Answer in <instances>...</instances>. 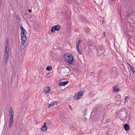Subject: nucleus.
Segmentation results:
<instances>
[{
    "label": "nucleus",
    "mask_w": 135,
    "mask_h": 135,
    "mask_svg": "<svg viewBox=\"0 0 135 135\" xmlns=\"http://www.w3.org/2000/svg\"><path fill=\"white\" fill-rule=\"evenodd\" d=\"M66 70L67 71V72H68V70L67 69H66Z\"/></svg>",
    "instance_id": "obj_51"
},
{
    "label": "nucleus",
    "mask_w": 135,
    "mask_h": 135,
    "mask_svg": "<svg viewBox=\"0 0 135 135\" xmlns=\"http://www.w3.org/2000/svg\"><path fill=\"white\" fill-rule=\"evenodd\" d=\"M78 53H79L80 54H82V52L81 50H79L78 51Z\"/></svg>",
    "instance_id": "obj_37"
},
{
    "label": "nucleus",
    "mask_w": 135,
    "mask_h": 135,
    "mask_svg": "<svg viewBox=\"0 0 135 135\" xmlns=\"http://www.w3.org/2000/svg\"><path fill=\"white\" fill-rule=\"evenodd\" d=\"M28 11H29V13H30L32 11V10H31V9H28Z\"/></svg>",
    "instance_id": "obj_48"
},
{
    "label": "nucleus",
    "mask_w": 135,
    "mask_h": 135,
    "mask_svg": "<svg viewBox=\"0 0 135 135\" xmlns=\"http://www.w3.org/2000/svg\"><path fill=\"white\" fill-rule=\"evenodd\" d=\"M46 123H45L44 125L41 128V130L44 132L46 131L47 129L46 127Z\"/></svg>",
    "instance_id": "obj_8"
},
{
    "label": "nucleus",
    "mask_w": 135,
    "mask_h": 135,
    "mask_svg": "<svg viewBox=\"0 0 135 135\" xmlns=\"http://www.w3.org/2000/svg\"><path fill=\"white\" fill-rule=\"evenodd\" d=\"M123 127L124 129L126 131H129L130 129L129 125L127 124H124Z\"/></svg>",
    "instance_id": "obj_13"
},
{
    "label": "nucleus",
    "mask_w": 135,
    "mask_h": 135,
    "mask_svg": "<svg viewBox=\"0 0 135 135\" xmlns=\"http://www.w3.org/2000/svg\"><path fill=\"white\" fill-rule=\"evenodd\" d=\"M88 54H89V53H88ZM89 54H90V53ZM91 55V54H90V55Z\"/></svg>",
    "instance_id": "obj_56"
},
{
    "label": "nucleus",
    "mask_w": 135,
    "mask_h": 135,
    "mask_svg": "<svg viewBox=\"0 0 135 135\" xmlns=\"http://www.w3.org/2000/svg\"><path fill=\"white\" fill-rule=\"evenodd\" d=\"M69 107L70 108V109L71 110H72V108H71V106L70 105H69Z\"/></svg>",
    "instance_id": "obj_44"
},
{
    "label": "nucleus",
    "mask_w": 135,
    "mask_h": 135,
    "mask_svg": "<svg viewBox=\"0 0 135 135\" xmlns=\"http://www.w3.org/2000/svg\"><path fill=\"white\" fill-rule=\"evenodd\" d=\"M128 65H129V66H130V68H132V67L133 66H132L130 64H128Z\"/></svg>",
    "instance_id": "obj_49"
},
{
    "label": "nucleus",
    "mask_w": 135,
    "mask_h": 135,
    "mask_svg": "<svg viewBox=\"0 0 135 135\" xmlns=\"http://www.w3.org/2000/svg\"><path fill=\"white\" fill-rule=\"evenodd\" d=\"M82 9L81 5L80 4L79 6L77 8V11H79L80 9Z\"/></svg>",
    "instance_id": "obj_30"
},
{
    "label": "nucleus",
    "mask_w": 135,
    "mask_h": 135,
    "mask_svg": "<svg viewBox=\"0 0 135 135\" xmlns=\"http://www.w3.org/2000/svg\"><path fill=\"white\" fill-rule=\"evenodd\" d=\"M13 117H10L9 120V126L10 128L11 127L13 123Z\"/></svg>",
    "instance_id": "obj_10"
},
{
    "label": "nucleus",
    "mask_w": 135,
    "mask_h": 135,
    "mask_svg": "<svg viewBox=\"0 0 135 135\" xmlns=\"http://www.w3.org/2000/svg\"><path fill=\"white\" fill-rule=\"evenodd\" d=\"M131 70L133 72V73L134 74L135 73V71L134 70V68L133 67H132V68H130Z\"/></svg>",
    "instance_id": "obj_31"
},
{
    "label": "nucleus",
    "mask_w": 135,
    "mask_h": 135,
    "mask_svg": "<svg viewBox=\"0 0 135 135\" xmlns=\"http://www.w3.org/2000/svg\"><path fill=\"white\" fill-rule=\"evenodd\" d=\"M30 19L31 20H32V17H31L30 18Z\"/></svg>",
    "instance_id": "obj_53"
},
{
    "label": "nucleus",
    "mask_w": 135,
    "mask_h": 135,
    "mask_svg": "<svg viewBox=\"0 0 135 135\" xmlns=\"http://www.w3.org/2000/svg\"><path fill=\"white\" fill-rule=\"evenodd\" d=\"M76 47L77 50L78 51L80 50L79 48V46H76Z\"/></svg>",
    "instance_id": "obj_40"
},
{
    "label": "nucleus",
    "mask_w": 135,
    "mask_h": 135,
    "mask_svg": "<svg viewBox=\"0 0 135 135\" xmlns=\"http://www.w3.org/2000/svg\"><path fill=\"white\" fill-rule=\"evenodd\" d=\"M29 96V91H27L25 94L24 97L25 98H27Z\"/></svg>",
    "instance_id": "obj_18"
},
{
    "label": "nucleus",
    "mask_w": 135,
    "mask_h": 135,
    "mask_svg": "<svg viewBox=\"0 0 135 135\" xmlns=\"http://www.w3.org/2000/svg\"><path fill=\"white\" fill-rule=\"evenodd\" d=\"M46 69L48 71L51 70L52 69V67L50 65L48 66L47 67Z\"/></svg>",
    "instance_id": "obj_24"
},
{
    "label": "nucleus",
    "mask_w": 135,
    "mask_h": 135,
    "mask_svg": "<svg viewBox=\"0 0 135 135\" xmlns=\"http://www.w3.org/2000/svg\"><path fill=\"white\" fill-rule=\"evenodd\" d=\"M123 115H125V117L123 118V119H126L127 117L128 116V112L127 111L125 110V112L123 113Z\"/></svg>",
    "instance_id": "obj_15"
},
{
    "label": "nucleus",
    "mask_w": 135,
    "mask_h": 135,
    "mask_svg": "<svg viewBox=\"0 0 135 135\" xmlns=\"http://www.w3.org/2000/svg\"><path fill=\"white\" fill-rule=\"evenodd\" d=\"M64 57L66 62L70 64H73L74 61L73 57L71 54H66L64 55Z\"/></svg>",
    "instance_id": "obj_1"
},
{
    "label": "nucleus",
    "mask_w": 135,
    "mask_h": 135,
    "mask_svg": "<svg viewBox=\"0 0 135 135\" xmlns=\"http://www.w3.org/2000/svg\"><path fill=\"white\" fill-rule=\"evenodd\" d=\"M110 119H108L107 120V123H108L110 121Z\"/></svg>",
    "instance_id": "obj_41"
},
{
    "label": "nucleus",
    "mask_w": 135,
    "mask_h": 135,
    "mask_svg": "<svg viewBox=\"0 0 135 135\" xmlns=\"http://www.w3.org/2000/svg\"><path fill=\"white\" fill-rule=\"evenodd\" d=\"M55 102V104L56 103V104H57V102L56 101Z\"/></svg>",
    "instance_id": "obj_52"
},
{
    "label": "nucleus",
    "mask_w": 135,
    "mask_h": 135,
    "mask_svg": "<svg viewBox=\"0 0 135 135\" xmlns=\"http://www.w3.org/2000/svg\"><path fill=\"white\" fill-rule=\"evenodd\" d=\"M129 99V97H127V96H126L125 97V100L126 101V102L127 101V99Z\"/></svg>",
    "instance_id": "obj_36"
},
{
    "label": "nucleus",
    "mask_w": 135,
    "mask_h": 135,
    "mask_svg": "<svg viewBox=\"0 0 135 135\" xmlns=\"http://www.w3.org/2000/svg\"><path fill=\"white\" fill-rule=\"evenodd\" d=\"M26 34H24V35H21V43L22 44H25V42L27 39V37L26 36Z\"/></svg>",
    "instance_id": "obj_3"
},
{
    "label": "nucleus",
    "mask_w": 135,
    "mask_h": 135,
    "mask_svg": "<svg viewBox=\"0 0 135 135\" xmlns=\"http://www.w3.org/2000/svg\"><path fill=\"white\" fill-rule=\"evenodd\" d=\"M117 86V85L113 86V92H117L119 90H120V89L116 88Z\"/></svg>",
    "instance_id": "obj_14"
},
{
    "label": "nucleus",
    "mask_w": 135,
    "mask_h": 135,
    "mask_svg": "<svg viewBox=\"0 0 135 135\" xmlns=\"http://www.w3.org/2000/svg\"><path fill=\"white\" fill-rule=\"evenodd\" d=\"M9 114L10 117H13L14 115V112L13 108L12 107H11L9 111Z\"/></svg>",
    "instance_id": "obj_4"
},
{
    "label": "nucleus",
    "mask_w": 135,
    "mask_h": 135,
    "mask_svg": "<svg viewBox=\"0 0 135 135\" xmlns=\"http://www.w3.org/2000/svg\"><path fill=\"white\" fill-rule=\"evenodd\" d=\"M103 35L104 37L105 36V32H103Z\"/></svg>",
    "instance_id": "obj_43"
},
{
    "label": "nucleus",
    "mask_w": 135,
    "mask_h": 135,
    "mask_svg": "<svg viewBox=\"0 0 135 135\" xmlns=\"http://www.w3.org/2000/svg\"><path fill=\"white\" fill-rule=\"evenodd\" d=\"M69 83V81H66L61 82L59 83L58 85L60 86H64L66 85Z\"/></svg>",
    "instance_id": "obj_11"
},
{
    "label": "nucleus",
    "mask_w": 135,
    "mask_h": 135,
    "mask_svg": "<svg viewBox=\"0 0 135 135\" xmlns=\"http://www.w3.org/2000/svg\"><path fill=\"white\" fill-rule=\"evenodd\" d=\"M74 4L75 6V7L74 8V10L76 12H77V8L80 5V4L78 2H75Z\"/></svg>",
    "instance_id": "obj_9"
},
{
    "label": "nucleus",
    "mask_w": 135,
    "mask_h": 135,
    "mask_svg": "<svg viewBox=\"0 0 135 135\" xmlns=\"http://www.w3.org/2000/svg\"><path fill=\"white\" fill-rule=\"evenodd\" d=\"M111 2H112L113 1H114V0H111Z\"/></svg>",
    "instance_id": "obj_54"
},
{
    "label": "nucleus",
    "mask_w": 135,
    "mask_h": 135,
    "mask_svg": "<svg viewBox=\"0 0 135 135\" xmlns=\"http://www.w3.org/2000/svg\"><path fill=\"white\" fill-rule=\"evenodd\" d=\"M8 54H5L4 60L5 62V63L6 64H7V63L8 62Z\"/></svg>",
    "instance_id": "obj_7"
},
{
    "label": "nucleus",
    "mask_w": 135,
    "mask_h": 135,
    "mask_svg": "<svg viewBox=\"0 0 135 135\" xmlns=\"http://www.w3.org/2000/svg\"><path fill=\"white\" fill-rule=\"evenodd\" d=\"M88 45L89 46H90V47H94L93 44H92V42L91 41H89L88 42Z\"/></svg>",
    "instance_id": "obj_20"
},
{
    "label": "nucleus",
    "mask_w": 135,
    "mask_h": 135,
    "mask_svg": "<svg viewBox=\"0 0 135 135\" xmlns=\"http://www.w3.org/2000/svg\"><path fill=\"white\" fill-rule=\"evenodd\" d=\"M81 40H78L76 43V46H79V44Z\"/></svg>",
    "instance_id": "obj_33"
},
{
    "label": "nucleus",
    "mask_w": 135,
    "mask_h": 135,
    "mask_svg": "<svg viewBox=\"0 0 135 135\" xmlns=\"http://www.w3.org/2000/svg\"><path fill=\"white\" fill-rule=\"evenodd\" d=\"M22 45L21 46V49L22 50L21 51H24L25 50V47L24 46L25 44H22Z\"/></svg>",
    "instance_id": "obj_16"
},
{
    "label": "nucleus",
    "mask_w": 135,
    "mask_h": 135,
    "mask_svg": "<svg viewBox=\"0 0 135 135\" xmlns=\"http://www.w3.org/2000/svg\"><path fill=\"white\" fill-rule=\"evenodd\" d=\"M82 97H80V95L78 94H75V95L73 96V98L75 100H78L79 99L81 98Z\"/></svg>",
    "instance_id": "obj_12"
},
{
    "label": "nucleus",
    "mask_w": 135,
    "mask_h": 135,
    "mask_svg": "<svg viewBox=\"0 0 135 135\" xmlns=\"http://www.w3.org/2000/svg\"><path fill=\"white\" fill-rule=\"evenodd\" d=\"M102 71H101V70H99L98 72V74L100 75V76L101 75V76H102L101 74H102Z\"/></svg>",
    "instance_id": "obj_35"
},
{
    "label": "nucleus",
    "mask_w": 135,
    "mask_h": 135,
    "mask_svg": "<svg viewBox=\"0 0 135 135\" xmlns=\"http://www.w3.org/2000/svg\"><path fill=\"white\" fill-rule=\"evenodd\" d=\"M88 48L89 50L88 52V53L89 54L90 53V51L91 50H92V49L93 48V47H90V46H88Z\"/></svg>",
    "instance_id": "obj_28"
},
{
    "label": "nucleus",
    "mask_w": 135,
    "mask_h": 135,
    "mask_svg": "<svg viewBox=\"0 0 135 135\" xmlns=\"http://www.w3.org/2000/svg\"><path fill=\"white\" fill-rule=\"evenodd\" d=\"M95 94L94 93V91H91L89 94V95L90 96H91V97H93V96H95Z\"/></svg>",
    "instance_id": "obj_23"
},
{
    "label": "nucleus",
    "mask_w": 135,
    "mask_h": 135,
    "mask_svg": "<svg viewBox=\"0 0 135 135\" xmlns=\"http://www.w3.org/2000/svg\"><path fill=\"white\" fill-rule=\"evenodd\" d=\"M130 14H131V13H130L129 14L128 13L127 15L126 16V17H129V15H130Z\"/></svg>",
    "instance_id": "obj_42"
},
{
    "label": "nucleus",
    "mask_w": 135,
    "mask_h": 135,
    "mask_svg": "<svg viewBox=\"0 0 135 135\" xmlns=\"http://www.w3.org/2000/svg\"><path fill=\"white\" fill-rule=\"evenodd\" d=\"M105 50V48H103L102 46L100 47L99 48V50L103 54L104 53Z\"/></svg>",
    "instance_id": "obj_17"
},
{
    "label": "nucleus",
    "mask_w": 135,
    "mask_h": 135,
    "mask_svg": "<svg viewBox=\"0 0 135 135\" xmlns=\"http://www.w3.org/2000/svg\"><path fill=\"white\" fill-rule=\"evenodd\" d=\"M61 28L60 25H57L52 27L51 29V31L52 33L55 32V31H59Z\"/></svg>",
    "instance_id": "obj_2"
},
{
    "label": "nucleus",
    "mask_w": 135,
    "mask_h": 135,
    "mask_svg": "<svg viewBox=\"0 0 135 135\" xmlns=\"http://www.w3.org/2000/svg\"><path fill=\"white\" fill-rule=\"evenodd\" d=\"M91 74L90 75V76L92 77H93L94 75V74L93 72L90 73Z\"/></svg>",
    "instance_id": "obj_34"
},
{
    "label": "nucleus",
    "mask_w": 135,
    "mask_h": 135,
    "mask_svg": "<svg viewBox=\"0 0 135 135\" xmlns=\"http://www.w3.org/2000/svg\"><path fill=\"white\" fill-rule=\"evenodd\" d=\"M55 105V101L53 102H51L50 104H49V107H52Z\"/></svg>",
    "instance_id": "obj_25"
},
{
    "label": "nucleus",
    "mask_w": 135,
    "mask_h": 135,
    "mask_svg": "<svg viewBox=\"0 0 135 135\" xmlns=\"http://www.w3.org/2000/svg\"><path fill=\"white\" fill-rule=\"evenodd\" d=\"M84 91H80L78 92V94L80 95V97H82L84 93Z\"/></svg>",
    "instance_id": "obj_22"
},
{
    "label": "nucleus",
    "mask_w": 135,
    "mask_h": 135,
    "mask_svg": "<svg viewBox=\"0 0 135 135\" xmlns=\"http://www.w3.org/2000/svg\"><path fill=\"white\" fill-rule=\"evenodd\" d=\"M95 49H96V51L97 52H98V53L99 51L98 49H97L96 48H95Z\"/></svg>",
    "instance_id": "obj_45"
},
{
    "label": "nucleus",
    "mask_w": 135,
    "mask_h": 135,
    "mask_svg": "<svg viewBox=\"0 0 135 135\" xmlns=\"http://www.w3.org/2000/svg\"><path fill=\"white\" fill-rule=\"evenodd\" d=\"M52 124V122L51 121L49 120L47 122V123H46V124H47V125L49 126H50Z\"/></svg>",
    "instance_id": "obj_29"
},
{
    "label": "nucleus",
    "mask_w": 135,
    "mask_h": 135,
    "mask_svg": "<svg viewBox=\"0 0 135 135\" xmlns=\"http://www.w3.org/2000/svg\"><path fill=\"white\" fill-rule=\"evenodd\" d=\"M40 25L38 24H36L34 26V27L36 29H38L40 27Z\"/></svg>",
    "instance_id": "obj_27"
},
{
    "label": "nucleus",
    "mask_w": 135,
    "mask_h": 135,
    "mask_svg": "<svg viewBox=\"0 0 135 135\" xmlns=\"http://www.w3.org/2000/svg\"><path fill=\"white\" fill-rule=\"evenodd\" d=\"M52 58L54 60H57L59 59V58L58 56H56V55H55L54 56H52Z\"/></svg>",
    "instance_id": "obj_21"
},
{
    "label": "nucleus",
    "mask_w": 135,
    "mask_h": 135,
    "mask_svg": "<svg viewBox=\"0 0 135 135\" xmlns=\"http://www.w3.org/2000/svg\"><path fill=\"white\" fill-rule=\"evenodd\" d=\"M5 46H6V47L9 48L8 44H6Z\"/></svg>",
    "instance_id": "obj_39"
},
{
    "label": "nucleus",
    "mask_w": 135,
    "mask_h": 135,
    "mask_svg": "<svg viewBox=\"0 0 135 135\" xmlns=\"http://www.w3.org/2000/svg\"><path fill=\"white\" fill-rule=\"evenodd\" d=\"M65 12H66V13H67V12H66V11H65Z\"/></svg>",
    "instance_id": "obj_55"
},
{
    "label": "nucleus",
    "mask_w": 135,
    "mask_h": 135,
    "mask_svg": "<svg viewBox=\"0 0 135 135\" xmlns=\"http://www.w3.org/2000/svg\"><path fill=\"white\" fill-rule=\"evenodd\" d=\"M16 18H18V20H19V19L20 18L19 17V15H17L16 16Z\"/></svg>",
    "instance_id": "obj_38"
},
{
    "label": "nucleus",
    "mask_w": 135,
    "mask_h": 135,
    "mask_svg": "<svg viewBox=\"0 0 135 135\" xmlns=\"http://www.w3.org/2000/svg\"><path fill=\"white\" fill-rule=\"evenodd\" d=\"M80 17L81 20L84 22H88L86 18L83 16H81Z\"/></svg>",
    "instance_id": "obj_19"
},
{
    "label": "nucleus",
    "mask_w": 135,
    "mask_h": 135,
    "mask_svg": "<svg viewBox=\"0 0 135 135\" xmlns=\"http://www.w3.org/2000/svg\"><path fill=\"white\" fill-rule=\"evenodd\" d=\"M2 4L1 0H0V6H1Z\"/></svg>",
    "instance_id": "obj_50"
},
{
    "label": "nucleus",
    "mask_w": 135,
    "mask_h": 135,
    "mask_svg": "<svg viewBox=\"0 0 135 135\" xmlns=\"http://www.w3.org/2000/svg\"><path fill=\"white\" fill-rule=\"evenodd\" d=\"M84 115H86V111L85 110H84Z\"/></svg>",
    "instance_id": "obj_46"
},
{
    "label": "nucleus",
    "mask_w": 135,
    "mask_h": 135,
    "mask_svg": "<svg viewBox=\"0 0 135 135\" xmlns=\"http://www.w3.org/2000/svg\"><path fill=\"white\" fill-rule=\"evenodd\" d=\"M6 44H8V41L7 39L6 40Z\"/></svg>",
    "instance_id": "obj_47"
},
{
    "label": "nucleus",
    "mask_w": 135,
    "mask_h": 135,
    "mask_svg": "<svg viewBox=\"0 0 135 135\" xmlns=\"http://www.w3.org/2000/svg\"><path fill=\"white\" fill-rule=\"evenodd\" d=\"M75 0H70V1H69V3H72V2L73 3V4H74V3L75 2Z\"/></svg>",
    "instance_id": "obj_32"
},
{
    "label": "nucleus",
    "mask_w": 135,
    "mask_h": 135,
    "mask_svg": "<svg viewBox=\"0 0 135 135\" xmlns=\"http://www.w3.org/2000/svg\"><path fill=\"white\" fill-rule=\"evenodd\" d=\"M50 89V88L49 86H46L44 88V92L45 94H47L49 93Z\"/></svg>",
    "instance_id": "obj_5"
},
{
    "label": "nucleus",
    "mask_w": 135,
    "mask_h": 135,
    "mask_svg": "<svg viewBox=\"0 0 135 135\" xmlns=\"http://www.w3.org/2000/svg\"><path fill=\"white\" fill-rule=\"evenodd\" d=\"M9 48L6 47L5 50V54H8Z\"/></svg>",
    "instance_id": "obj_26"
},
{
    "label": "nucleus",
    "mask_w": 135,
    "mask_h": 135,
    "mask_svg": "<svg viewBox=\"0 0 135 135\" xmlns=\"http://www.w3.org/2000/svg\"><path fill=\"white\" fill-rule=\"evenodd\" d=\"M20 28H21V35H24V34H26L27 33L26 31L23 28V26L22 25H21L20 26Z\"/></svg>",
    "instance_id": "obj_6"
}]
</instances>
